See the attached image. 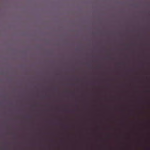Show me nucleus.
Segmentation results:
<instances>
[{
	"label": "nucleus",
	"mask_w": 150,
	"mask_h": 150,
	"mask_svg": "<svg viewBox=\"0 0 150 150\" xmlns=\"http://www.w3.org/2000/svg\"><path fill=\"white\" fill-rule=\"evenodd\" d=\"M104 150H105V138H104V135H105V132H104Z\"/></svg>",
	"instance_id": "f257e3e1"
},
{
	"label": "nucleus",
	"mask_w": 150,
	"mask_h": 150,
	"mask_svg": "<svg viewBox=\"0 0 150 150\" xmlns=\"http://www.w3.org/2000/svg\"><path fill=\"white\" fill-rule=\"evenodd\" d=\"M102 138H101V142H102V144H101V149H102V150H103V137H102V135H103V133L102 132Z\"/></svg>",
	"instance_id": "f03ea898"
},
{
	"label": "nucleus",
	"mask_w": 150,
	"mask_h": 150,
	"mask_svg": "<svg viewBox=\"0 0 150 150\" xmlns=\"http://www.w3.org/2000/svg\"><path fill=\"white\" fill-rule=\"evenodd\" d=\"M101 106H102V122H103V118H102V117H103V114H102V107H103V104H102V105H101Z\"/></svg>",
	"instance_id": "7ed1b4c3"
},
{
	"label": "nucleus",
	"mask_w": 150,
	"mask_h": 150,
	"mask_svg": "<svg viewBox=\"0 0 150 150\" xmlns=\"http://www.w3.org/2000/svg\"><path fill=\"white\" fill-rule=\"evenodd\" d=\"M109 129H110V130H111V129H112V127H109Z\"/></svg>",
	"instance_id": "20e7f679"
},
{
	"label": "nucleus",
	"mask_w": 150,
	"mask_h": 150,
	"mask_svg": "<svg viewBox=\"0 0 150 150\" xmlns=\"http://www.w3.org/2000/svg\"><path fill=\"white\" fill-rule=\"evenodd\" d=\"M110 150H112V148L111 147H110Z\"/></svg>",
	"instance_id": "39448f33"
},
{
	"label": "nucleus",
	"mask_w": 150,
	"mask_h": 150,
	"mask_svg": "<svg viewBox=\"0 0 150 150\" xmlns=\"http://www.w3.org/2000/svg\"><path fill=\"white\" fill-rule=\"evenodd\" d=\"M101 99H102V97Z\"/></svg>",
	"instance_id": "423d86ee"
},
{
	"label": "nucleus",
	"mask_w": 150,
	"mask_h": 150,
	"mask_svg": "<svg viewBox=\"0 0 150 150\" xmlns=\"http://www.w3.org/2000/svg\"><path fill=\"white\" fill-rule=\"evenodd\" d=\"M101 80H102V78Z\"/></svg>",
	"instance_id": "0eeeda50"
},
{
	"label": "nucleus",
	"mask_w": 150,
	"mask_h": 150,
	"mask_svg": "<svg viewBox=\"0 0 150 150\" xmlns=\"http://www.w3.org/2000/svg\"><path fill=\"white\" fill-rule=\"evenodd\" d=\"M102 129H103V128H102Z\"/></svg>",
	"instance_id": "6e6552de"
},
{
	"label": "nucleus",
	"mask_w": 150,
	"mask_h": 150,
	"mask_svg": "<svg viewBox=\"0 0 150 150\" xmlns=\"http://www.w3.org/2000/svg\"><path fill=\"white\" fill-rule=\"evenodd\" d=\"M101 74H102V72L101 73Z\"/></svg>",
	"instance_id": "1a4fd4ad"
},
{
	"label": "nucleus",
	"mask_w": 150,
	"mask_h": 150,
	"mask_svg": "<svg viewBox=\"0 0 150 150\" xmlns=\"http://www.w3.org/2000/svg\"><path fill=\"white\" fill-rule=\"evenodd\" d=\"M103 79H104V78Z\"/></svg>",
	"instance_id": "9d476101"
}]
</instances>
